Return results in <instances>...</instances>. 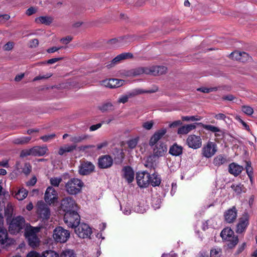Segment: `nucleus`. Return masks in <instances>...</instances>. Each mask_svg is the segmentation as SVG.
Wrapping results in <instances>:
<instances>
[{
  "label": "nucleus",
  "mask_w": 257,
  "mask_h": 257,
  "mask_svg": "<svg viewBox=\"0 0 257 257\" xmlns=\"http://www.w3.org/2000/svg\"><path fill=\"white\" fill-rule=\"evenodd\" d=\"M226 163H227L226 158L222 155L217 156L213 160V164L216 166H220Z\"/></svg>",
  "instance_id": "38"
},
{
  "label": "nucleus",
  "mask_w": 257,
  "mask_h": 257,
  "mask_svg": "<svg viewBox=\"0 0 257 257\" xmlns=\"http://www.w3.org/2000/svg\"><path fill=\"white\" fill-rule=\"evenodd\" d=\"M60 257H75L74 253L72 250H66L60 254Z\"/></svg>",
  "instance_id": "49"
},
{
  "label": "nucleus",
  "mask_w": 257,
  "mask_h": 257,
  "mask_svg": "<svg viewBox=\"0 0 257 257\" xmlns=\"http://www.w3.org/2000/svg\"><path fill=\"white\" fill-rule=\"evenodd\" d=\"M7 239V231L4 227L3 218L0 215V242L4 244L6 242Z\"/></svg>",
  "instance_id": "27"
},
{
  "label": "nucleus",
  "mask_w": 257,
  "mask_h": 257,
  "mask_svg": "<svg viewBox=\"0 0 257 257\" xmlns=\"http://www.w3.org/2000/svg\"><path fill=\"white\" fill-rule=\"evenodd\" d=\"M37 12V9L34 7H31L29 8L26 11V14L28 16H31L33 14H35Z\"/></svg>",
  "instance_id": "64"
},
{
  "label": "nucleus",
  "mask_w": 257,
  "mask_h": 257,
  "mask_svg": "<svg viewBox=\"0 0 257 257\" xmlns=\"http://www.w3.org/2000/svg\"><path fill=\"white\" fill-rule=\"evenodd\" d=\"M14 46V43L12 42H8L7 44H6L4 47L3 49L5 51H10L11 50Z\"/></svg>",
  "instance_id": "57"
},
{
  "label": "nucleus",
  "mask_w": 257,
  "mask_h": 257,
  "mask_svg": "<svg viewBox=\"0 0 257 257\" xmlns=\"http://www.w3.org/2000/svg\"><path fill=\"white\" fill-rule=\"evenodd\" d=\"M112 106L113 105L111 102H107L103 104L102 106H101L100 109L102 111H106L111 110L112 108Z\"/></svg>",
  "instance_id": "51"
},
{
  "label": "nucleus",
  "mask_w": 257,
  "mask_h": 257,
  "mask_svg": "<svg viewBox=\"0 0 257 257\" xmlns=\"http://www.w3.org/2000/svg\"><path fill=\"white\" fill-rule=\"evenodd\" d=\"M155 90H148L144 91L142 89H135L132 92H128L127 94L121 95L117 100V102L119 103H125L127 102L128 99L132 98L137 95L142 94L145 92L153 93L155 92Z\"/></svg>",
  "instance_id": "13"
},
{
  "label": "nucleus",
  "mask_w": 257,
  "mask_h": 257,
  "mask_svg": "<svg viewBox=\"0 0 257 257\" xmlns=\"http://www.w3.org/2000/svg\"><path fill=\"white\" fill-rule=\"evenodd\" d=\"M196 126L195 124H190L183 125L178 130V134L180 135H186L193 130L196 128Z\"/></svg>",
  "instance_id": "30"
},
{
  "label": "nucleus",
  "mask_w": 257,
  "mask_h": 257,
  "mask_svg": "<svg viewBox=\"0 0 257 257\" xmlns=\"http://www.w3.org/2000/svg\"><path fill=\"white\" fill-rule=\"evenodd\" d=\"M148 75H159L165 73L167 71V68L165 66H152L148 67Z\"/></svg>",
  "instance_id": "24"
},
{
  "label": "nucleus",
  "mask_w": 257,
  "mask_h": 257,
  "mask_svg": "<svg viewBox=\"0 0 257 257\" xmlns=\"http://www.w3.org/2000/svg\"><path fill=\"white\" fill-rule=\"evenodd\" d=\"M89 136L86 134L75 135L70 136V141L73 143H79L88 139Z\"/></svg>",
  "instance_id": "31"
},
{
  "label": "nucleus",
  "mask_w": 257,
  "mask_h": 257,
  "mask_svg": "<svg viewBox=\"0 0 257 257\" xmlns=\"http://www.w3.org/2000/svg\"><path fill=\"white\" fill-rule=\"evenodd\" d=\"M53 21V18L49 16H41L35 19V22L38 24L49 25Z\"/></svg>",
  "instance_id": "34"
},
{
  "label": "nucleus",
  "mask_w": 257,
  "mask_h": 257,
  "mask_svg": "<svg viewBox=\"0 0 257 257\" xmlns=\"http://www.w3.org/2000/svg\"><path fill=\"white\" fill-rule=\"evenodd\" d=\"M16 168L18 171H20L22 169V172L25 175H27L29 174L31 171L32 167L30 163H26L24 164V167L22 168L20 162H17L16 164Z\"/></svg>",
  "instance_id": "29"
},
{
  "label": "nucleus",
  "mask_w": 257,
  "mask_h": 257,
  "mask_svg": "<svg viewBox=\"0 0 257 257\" xmlns=\"http://www.w3.org/2000/svg\"><path fill=\"white\" fill-rule=\"evenodd\" d=\"M183 148L181 146H179L176 144L172 146L169 149V153L175 156H178L182 154Z\"/></svg>",
  "instance_id": "32"
},
{
  "label": "nucleus",
  "mask_w": 257,
  "mask_h": 257,
  "mask_svg": "<svg viewBox=\"0 0 257 257\" xmlns=\"http://www.w3.org/2000/svg\"><path fill=\"white\" fill-rule=\"evenodd\" d=\"M32 153H32V148L29 149V150H23L21 152L20 157H22V158H24V157L28 156H30V155H32L33 156V154Z\"/></svg>",
  "instance_id": "55"
},
{
  "label": "nucleus",
  "mask_w": 257,
  "mask_h": 257,
  "mask_svg": "<svg viewBox=\"0 0 257 257\" xmlns=\"http://www.w3.org/2000/svg\"><path fill=\"white\" fill-rule=\"evenodd\" d=\"M133 55L132 54L129 53H122L116 57H115L114 59L112 60L110 63L107 65L108 68H111L114 66L115 65L119 63L121 60H124L125 59L132 57Z\"/></svg>",
  "instance_id": "22"
},
{
  "label": "nucleus",
  "mask_w": 257,
  "mask_h": 257,
  "mask_svg": "<svg viewBox=\"0 0 257 257\" xmlns=\"http://www.w3.org/2000/svg\"><path fill=\"white\" fill-rule=\"evenodd\" d=\"M31 140V137H22L14 139L13 140V143L16 145H24L27 144Z\"/></svg>",
  "instance_id": "37"
},
{
  "label": "nucleus",
  "mask_w": 257,
  "mask_h": 257,
  "mask_svg": "<svg viewBox=\"0 0 257 257\" xmlns=\"http://www.w3.org/2000/svg\"><path fill=\"white\" fill-rule=\"evenodd\" d=\"M216 90L215 88H206V87H201L197 89V91L203 92V93H209L210 92L213 91V90Z\"/></svg>",
  "instance_id": "59"
},
{
  "label": "nucleus",
  "mask_w": 257,
  "mask_h": 257,
  "mask_svg": "<svg viewBox=\"0 0 257 257\" xmlns=\"http://www.w3.org/2000/svg\"><path fill=\"white\" fill-rule=\"evenodd\" d=\"M44 200L49 205L57 201L58 194L52 187L49 186L47 188L45 193Z\"/></svg>",
  "instance_id": "14"
},
{
  "label": "nucleus",
  "mask_w": 257,
  "mask_h": 257,
  "mask_svg": "<svg viewBox=\"0 0 257 257\" xmlns=\"http://www.w3.org/2000/svg\"><path fill=\"white\" fill-rule=\"evenodd\" d=\"M33 156H43L46 154L48 149L46 146H36L32 148Z\"/></svg>",
  "instance_id": "28"
},
{
  "label": "nucleus",
  "mask_w": 257,
  "mask_h": 257,
  "mask_svg": "<svg viewBox=\"0 0 257 257\" xmlns=\"http://www.w3.org/2000/svg\"><path fill=\"white\" fill-rule=\"evenodd\" d=\"M124 82L122 79L112 78L103 80L101 82V85L110 88H114L123 85Z\"/></svg>",
  "instance_id": "18"
},
{
  "label": "nucleus",
  "mask_w": 257,
  "mask_h": 257,
  "mask_svg": "<svg viewBox=\"0 0 257 257\" xmlns=\"http://www.w3.org/2000/svg\"><path fill=\"white\" fill-rule=\"evenodd\" d=\"M241 110L245 114L248 115H251L253 113V108L248 105H243L241 106Z\"/></svg>",
  "instance_id": "43"
},
{
  "label": "nucleus",
  "mask_w": 257,
  "mask_h": 257,
  "mask_svg": "<svg viewBox=\"0 0 257 257\" xmlns=\"http://www.w3.org/2000/svg\"><path fill=\"white\" fill-rule=\"evenodd\" d=\"M138 138H136L129 140L127 143L128 147L132 149H134L137 146L138 143Z\"/></svg>",
  "instance_id": "47"
},
{
  "label": "nucleus",
  "mask_w": 257,
  "mask_h": 257,
  "mask_svg": "<svg viewBox=\"0 0 257 257\" xmlns=\"http://www.w3.org/2000/svg\"><path fill=\"white\" fill-rule=\"evenodd\" d=\"M43 257H59V254L53 250H47L42 254Z\"/></svg>",
  "instance_id": "46"
},
{
  "label": "nucleus",
  "mask_w": 257,
  "mask_h": 257,
  "mask_svg": "<svg viewBox=\"0 0 257 257\" xmlns=\"http://www.w3.org/2000/svg\"><path fill=\"white\" fill-rule=\"evenodd\" d=\"M84 184L83 181L76 178L70 179L65 184L66 192L71 195H75L81 192Z\"/></svg>",
  "instance_id": "2"
},
{
  "label": "nucleus",
  "mask_w": 257,
  "mask_h": 257,
  "mask_svg": "<svg viewBox=\"0 0 257 257\" xmlns=\"http://www.w3.org/2000/svg\"><path fill=\"white\" fill-rule=\"evenodd\" d=\"M37 182V178L36 177H33L30 180L26 183V184L28 186H34Z\"/></svg>",
  "instance_id": "62"
},
{
  "label": "nucleus",
  "mask_w": 257,
  "mask_h": 257,
  "mask_svg": "<svg viewBox=\"0 0 257 257\" xmlns=\"http://www.w3.org/2000/svg\"><path fill=\"white\" fill-rule=\"evenodd\" d=\"M245 169L247 176H248L249 175H253V169L251 166L250 163L246 162Z\"/></svg>",
  "instance_id": "56"
},
{
  "label": "nucleus",
  "mask_w": 257,
  "mask_h": 257,
  "mask_svg": "<svg viewBox=\"0 0 257 257\" xmlns=\"http://www.w3.org/2000/svg\"><path fill=\"white\" fill-rule=\"evenodd\" d=\"M124 38H119L117 39H113L109 41V43L113 45L114 47H120L123 45V40Z\"/></svg>",
  "instance_id": "39"
},
{
  "label": "nucleus",
  "mask_w": 257,
  "mask_h": 257,
  "mask_svg": "<svg viewBox=\"0 0 257 257\" xmlns=\"http://www.w3.org/2000/svg\"><path fill=\"white\" fill-rule=\"evenodd\" d=\"M25 218L21 216H18L14 217L9 224V230L10 233L16 234L23 229H25L27 225Z\"/></svg>",
  "instance_id": "4"
},
{
  "label": "nucleus",
  "mask_w": 257,
  "mask_h": 257,
  "mask_svg": "<svg viewBox=\"0 0 257 257\" xmlns=\"http://www.w3.org/2000/svg\"><path fill=\"white\" fill-rule=\"evenodd\" d=\"M214 117L217 120H222L226 122V119L228 118L224 113H219L218 114H215Z\"/></svg>",
  "instance_id": "54"
},
{
  "label": "nucleus",
  "mask_w": 257,
  "mask_h": 257,
  "mask_svg": "<svg viewBox=\"0 0 257 257\" xmlns=\"http://www.w3.org/2000/svg\"><path fill=\"white\" fill-rule=\"evenodd\" d=\"M76 146L74 144H66L59 148L58 154L60 156L65 155L66 153H71L76 150Z\"/></svg>",
  "instance_id": "26"
},
{
  "label": "nucleus",
  "mask_w": 257,
  "mask_h": 257,
  "mask_svg": "<svg viewBox=\"0 0 257 257\" xmlns=\"http://www.w3.org/2000/svg\"><path fill=\"white\" fill-rule=\"evenodd\" d=\"M56 135L55 134H52L50 135H47L45 136H42L40 139L44 142H47L54 139Z\"/></svg>",
  "instance_id": "50"
},
{
  "label": "nucleus",
  "mask_w": 257,
  "mask_h": 257,
  "mask_svg": "<svg viewBox=\"0 0 257 257\" xmlns=\"http://www.w3.org/2000/svg\"><path fill=\"white\" fill-rule=\"evenodd\" d=\"M161 182V178L156 173H153L150 175V179H149V184L155 187L158 186Z\"/></svg>",
  "instance_id": "35"
},
{
  "label": "nucleus",
  "mask_w": 257,
  "mask_h": 257,
  "mask_svg": "<svg viewBox=\"0 0 257 257\" xmlns=\"http://www.w3.org/2000/svg\"><path fill=\"white\" fill-rule=\"evenodd\" d=\"M62 181L61 177H52L50 179V184L54 187H58Z\"/></svg>",
  "instance_id": "42"
},
{
  "label": "nucleus",
  "mask_w": 257,
  "mask_h": 257,
  "mask_svg": "<svg viewBox=\"0 0 257 257\" xmlns=\"http://www.w3.org/2000/svg\"><path fill=\"white\" fill-rule=\"evenodd\" d=\"M27 257H43V255L35 251H31L28 253Z\"/></svg>",
  "instance_id": "60"
},
{
  "label": "nucleus",
  "mask_w": 257,
  "mask_h": 257,
  "mask_svg": "<svg viewBox=\"0 0 257 257\" xmlns=\"http://www.w3.org/2000/svg\"><path fill=\"white\" fill-rule=\"evenodd\" d=\"M222 239L227 242L229 248L234 247L238 242V237L234 234L233 231L229 227L224 228L220 233Z\"/></svg>",
  "instance_id": "5"
},
{
  "label": "nucleus",
  "mask_w": 257,
  "mask_h": 257,
  "mask_svg": "<svg viewBox=\"0 0 257 257\" xmlns=\"http://www.w3.org/2000/svg\"><path fill=\"white\" fill-rule=\"evenodd\" d=\"M154 122L153 120L148 121L144 122L142 126L144 128L147 130H150L153 126Z\"/></svg>",
  "instance_id": "52"
},
{
  "label": "nucleus",
  "mask_w": 257,
  "mask_h": 257,
  "mask_svg": "<svg viewBox=\"0 0 257 257\" xmlns=\"http://www.w3.org/2000/svg\"><path fill=\"white\" fill-rule=\"evenodd\" d=\"M213 221L214 219L211 218L204 222L203 224L202 229L204 230H205L206 229H208L209 227L215 228V226L214 224H211V222H213Z\"/></svg>",
  "instance_id": "44"
},
{
  "label": "nucleus",
  "mask_w": 257,
  "mask_h": 257,
  "mask_svg": "<svg viewBox=\"0 0 257 257\" xmlns=\"http://www.w3.org/2000/svg\"><path fill=\"white\" fill-rule=\"evenodd\" d=\"M241 56V52L238 51H235L232 52L229 55V57L233 60H235L237 61H240Z\"/></svg>",
  "instance_id": "45"
},
{
  "label": "nucleus",
  "mask_w": 257,
  "mask_h": 257,
  "mask_svg": "<svg viewBox=\"0 0 257 257\" xmlns=\"http://www.w3.org/2000/svg\"><path fill=\"white\" fill-rule=\"evenodd\" d=\"M231 188L237 194H239L242 192L243 189V186L240 184H233L231 185Z\"/></svg>",
  "instance_id": "41"
},
{
  "label": "nucleus",
  "mask_w": 257,
  "mask_h": 257,
  "mask_svg": "<svg viewBox=\"0 0 257 257\" xmlns=\"http://www.w3.org/2000/svg\"><path fill=\"white\" fill-rule=\"evenodd\" d=\"M28 191L24 188H21L16 192L14 197L19 200H23L26 198L28 195Z\"/></svg>",
  "instance_id": "36"
},
{
  "label": "nucleus",
  "mask_w": 257,
  "mask_h": 257,
  "mask_svg": "<svg viewBox=\"0 0 257 257\" xmlns=\"http://www.w3.org/2000/svg\"><path fill=\"white\" fill-rule=\"evenodd\" d=\"M250 59H251V58L247 53L244 52H241V59L240 61L244 62L249 61Z\"/></svg>",
  "instance_id": "58"
},
{
  "label": "nucleus",
  "mask_w": 257,
  "mask_h": 257,
  "mask_svg": "<svg viewBox=\"0 0 257 257\" xmlns=\"http://www.w3.org/2000/svg\"><path fill=\"white\" fill-rule=\"evenodd\" d=\"M150 174L146 171L139 172L137 173L136 180L138 185L141 188H146L149 185Z\"/></svg>",
  "instance_id": "12"
},
{
  "label": "nucleus",
  "mask_w": 257,
  "mask_h": 257,
  "mask_svg": "<svg viewBox=\"0 0 257 257\" xmlns=\"http://www.w3.org/2000/svg\"><path fill=\"white\" fill-rule=\"evenodd\" d=\"M53 237L56 241L64 243L70 237V232L62 227L58 226L53 231Z\"/></svg>",
  "instance_id": "7"
},
{
  "label": "nucleus",
  "mask_w": 257,
  "mask_h": 257,
  "mask_svg": "<svg viewBox=\"0 0 257 257\" xmlns=\"http://www.w3.org/2000/svg\"><path fill=\"white\" fill-rule=\"evenodd\" d=\"M201 117L195 115V116H182V119L183 121H199L201 119Z\"/></svg>",
  "instance_id": "40"
},
{
  "label": "nucleus",
  "mask_w": 257,
  "mask_h": 257,
  "mask_svg": "<svg viewBox=\"0 0 257 257\" xmlns=\"http://www.w3.org/2000/svg\"><path fill=\"white\" fill-rule=\"evenodd\" d=\"M186 143L189 148L193 149H198L202 145L201 138L194 135H189L187 139Z\"/></svg>",
  "instance_id": "16"
},
{
  "label": "nucleus",
  "mask_w": 257,
  "mask_h": 257,
  "mask_svg": "<svg viewBox=\"0 0 257 257\" xmlns=\"http://www.w3.org/2000/svg\"><path fill=\"white\" fill-rule=\"evenodd\" d=\"M74 229L75 232L80 238L89 237L92 233L91 228L86 223H79Z\"/></svg>",
  "instance_id": "9"
},
{
  "label": "nucleus",
  "mask_w": 257,
  "mask_h": 257,
  "mask_svg": "<svg viewBox=\"0 0 257 257\" xmlns=\"http://www.w3.org/2000/svg\"><path fill=\"white\" fill-rule=\"evenodd\" d=\"M80 217L76 211L65 213L64 216V221L69 227L75 228L80 223Z\"/></svg>",
  "instance_id": "6"
},
{
  "label": "nucleus",
  "mask_w": 257,
  "mask_h": 257,
  "mask_svg": "<svg viewBox=\"0 0 257 257\" xmlns=\"http://www.w3.org/2000/svg\"><path fill=\"white\" fill-rule=\"evenodd\" d=\"M113 164V160L109 155H104L98 159V166L100 168L105 169L110 167Z\"/></svg>",
  "instance_id": "21"
},
{
  "label": "nucleus",
  "mask_w": 257,
  "mask_h": 257,
  "mask_svg": "<svg viewBox=\"0 0 257 257\" xmlns=\"http://www.w3.org/2000/svg\"><path fill=\"white\" fill-rule=\"evenodd\" d=\"M94 165L88 161H82L79 166V173L81 175H86L92 172L94 170Z\"/></svg>",
  "instance_id": "17"
},
{
  "label": "nucleus",
  "mask_w": 257,
  "mask_h": 257,
  "mask_svg": "<svg viewBox=\"0 0 257 257\" xmlns=\"http://www.w3.org/2000/svg\"><path fill=\"white\" fill-rule=\"evenodd\" d=\"M60 208L65 213L69 212L77 209V204L72 197L67 196L62 199Z\"/></svg>",
  "instance_id": "8"
},
{
  "label": "nucleus",
  "mask_w": 257,
  "mask_h": 257,
  "mask_svg": "<svg viewBox=\"0 0 257 257\" xmlns=\"http://www.w3.org/2000/svg\"><path fill=\"white\" fill-rule=\"evenodd\" d=\"M148 67H139L125 71L123 75L126 77H136L145 74L148 75Z\"/></svg>",
  "instance_id": "19"
},
{
  "label": "nucleus",
  "mask_w": 257,
  "mask_h": 257,
  "mask_svg": "<svg viewBox=\"0 0 257 257\" xmlns=\"http://www.w3.org/2000/svg\"><path fill=\"white\" fill-rule=\"evenodd\" d=\"M221 249L220 248H215L211 250L210 256L211 257H220L221 254Z\"/></svg>",
  "instance_id": "48"
},
{
  "label": "nucleus",
  "mask_w": 257,
  "mask_h": 257,
  "mask_svg": "<svg viewBox=\"0 0 257 257\" xmlns=\"http://www.w3.org/2000/svg\"><path fill=\"white\" fill-rule=\"evenodd\" d=\"M167 130L163 128L156 131L151 137L149 141V145L153 147V154L149 156L147 159L148 164L146 166L153 165L157 162L160 157L165 155L167 152L166 145L161 141H159L166 134Z\"/></svg>",
  "instance_id": "1"
},
{
  "label": "nucleus",
  "mask_w": 257,
  "mask_h": 257,
  "mask_svg": "<svg viewBox=\"0 0 257 257\" xmlns=\"http://www.w3.org/2000/svg\"><path fill=\"white\" fill-rule=\"evenodd\" d=\"M249 216L247 213H244L242 216L239 218L236 229L237 233H241L245 231L249 224Z\"/></svg>",
  "instance_id": "15"
},
{
  "label": "nucleus",
  "mask_w": 257,
  "mask_h": 257,
  "mask_svg": "<svg viewBox=\"0 0 257 257\" xmlns=\"http://www.w3.org/2000/svg\"><path fill=\"white\" fill-rule=\"evenodd\" d=\"M52 76V74L50 73H47L46 75H40L38 76L35 77L33 79V81H36L38 80H42V79H46L50 78Z\"/></svg>",
  "instance_id": "53"
},
{
  "label": "nucleus",
  "mask_w": 257,
  "mask_h": 257,
  "mask_svg": "<svg viewBox=\"0 0 257 257\" xmlns=\"http://www.w3.org/2000/svg\"><path fill=\"white\" fill-rule=\"evenodd\" d=\"M72 38L70 36H67L65 38H62L60 40V42H62L64 44H68L72 40Z\"/></svg>",
  "instance_id": "63"
},
{
  "label": "nucleus",
  "mask_w": 257,
  "mask_h": 257,
  "mask_svg": "<svg viewBox=\"0 0 257 257\" xmlns=\"http://www.w3.org/2000/svg\"><path fill=\"white\" fill-rule=\"evenodd\" d=\"M243 170V167L242 166L235 163H232L228 166L229 173L235 177L238 176Z\"/></svg>",
  "instance_id": "25"
},
{
  "label": "nucleus",
  "mask_w": 257,
  "mask_h": 257,
  "mask_svg": "<svg viewBox=\"0 0 257 257\" xmlns=\"http://www.w3.org/2000/svg\"><path fill=\"white\" fill-rule=\"evenodd\" d=\"M63 48V47L62 46H60V47H51L49 49H48L47 50V52L49 53H54L55 52H56L61 49Z\"/></svg>",
  "instance_id": "61"
},
{
  "label": "nucleus",
  "mask_w": 257,
  "mask_h": 257,
  "mask_svg": "<svg viewBox=\"0 0 257 257\" xmlns=\"http://www.w3.org/2000/svg\"><path fill=\"white\" fill-rule=\"evenodd\" d=\"M202 127L207 131L215 133V136L216 137H219L220 136V134H222V131L217 126L210 124H202Z\"/></svg>",
  "instance_id": "33"
},
{
  "label": "nucleus",
  "mask_w": 257,
  "mask_h": 257,
  "mask_svg": "<svg viewBox=\"0 0 257 257\" xmlns=\"http://www.w3.org/2000/svg\"><path fill=\"white\" fill-rule=\"evenodd\" d=\"M122 177L128 183H132L134 180L135 173L130 166H125L122 169Z\"/></svg>",
  "instance_id": "20"
},
{
  "label": "nucleus",
  "mask_w": 257,
  "mask_h": 257,
  "mask_svg": "<svg viewBox=\"0 0 257 257\" xmlns=\"http://www.w3.org/2000/svg\"><path fill=\"white\" fill-rule=\"evenodd\" d=\"M37 213L43 219H48L50 217V209L43 201H38L37 204Z\"/></svg>",
  "instance_id": "11"
},
{
  "label": "nucleus",
  "mask_w": 257,
  "mask_h": 257,
  "mask_svg": "<svg viewBox=\"0 0 257 257\" xmlns=\"http://www.w3.org/2000/svg\"><path fill=\"white\" fill-rule=\"evenodd\" d=\"M236 217L237 210L234 206L227 210L224 213L225 219L229 223L233 222L236 219Z\"/></svg>",
  "instance_id": "23"
},
{
  "label": "nucleus",
  "mask_w": 257,
  "mask_h": 257,
  "mask_svg": "<svg viewBox=\"0 0 257 257\" xmlns=\"http://www.w3.org/2000/svg\"><path fill=\"white\" fill-rule=\"evenodd\" d=\"M217 151V145L214 142L209 141L202 148V155L205 158H209L212 157Z\"/></svg>",
  "instance_id": "10"
},
{
  "label": "nucleus",
  "mask_w": 257,
  "mask_h": 257,
  "mask_svg": "<svg viewBox=\"0 0 257 257\" xmlns=\"http://www.w3.org/2000/svg\"><path fill=\"white\" fill-rule=\"evenodd\" d=\"M40 228L33 227L28 224L25 228V235L28 240L29 244L32 247H36L39 243V239L37 233L40 231Z\"/></svg>",
  "instance_id": "3"
}]
</instances>
